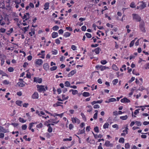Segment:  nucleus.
<instances>
[{
  "instance_id": "nucleus-1",
  "label": "nucleus",
  "mask_w": 149,
  "mask_h": 149,
  "mask_svg": "<svg viewBox=\"0 0 149 149\" xmlns=\"http://www.w3.org/2000/svg\"><path fill=\"white\" fill-rule=\"evenodd\" d=\"M137 4L139 6H137V9L142 10L146 7V4L143 1L139 2Z\"/></svg>"
},
{
  "instance_id": "nucleus-2",
  "label": "nucleus",
  "mask_w": 149,
  "mask_h": 149,
  "mask_svg": "<svg viewBox=\"0 0 149 149\" xmlns=\"http://www.w3.org/2000/svg\"><path fill=\"white\" fill-rule=\"evenodd\" d=\"M37 88L38 91L39 93H41L42 92H44L46 91V90L45 89V86L44 85H37Z\"/></svg>"
},
{
  "instance_id": "nucleus-3",
  "label": "nucleus",
  "mask_w": 149,
  "mask_h": 149,
  "mask_svg": "<svg viewBox=\"0 0 149 149\" xmlns=\"http://www.w3.org/2000/svg\"><path fill=\"white\" fill-rule=\"evenodd\" d=\"M133 19L137 22H140L141 20V17L138 14H132Z\"/></svg>"
},
{
  "instance_id": "nucleus-4",
  "label": "nucleus",
  "mask_w": 149,
  "mask_h": 149,
  "mask_svg": "<svg viewBox=\"0 0 149 149\" xmlns=\"http://www.w3.org/2000/svg\"><path fill=\"white\" fill-rule=\"evenodd\" d=\"M145 23L143 21L140 22L139 24V28L140 30L143 32H145L146 30L144 27Z\"/></svg>"
},
{
  "instance_id": "nucleus-5",
  "label": "nucleus",
  "mask_w": 149,
  "mask_h": 149,
  "mask_svg": "<svg viewBox=\"0 0 149 149\" xmlns=\"http://www.w3.org/2000/svg\"><path fill=\"white\" fill-rule=\"evenodd\" d=\"M43 63L42 60L40 59H37L35 60V64L36 65L40 66L42 65Z\"/></svg>"
},
{
  "instance_id": "nucleus-6",
  "label": "nucleus",
  "mask_w": 149,
  "mask_h": 149,
  "mask_svg": "<svg viewBox=\"0 0 149 149\" xmlns=\"http://www.w3.org/2000/svg\"><path fill=\"white\" fill-rule=\"evenodd\" d=\"M57 98H58L57 100L58 101L62 102L64 100H68L69 98V96H67L66 97H65V95L63 94L62 95V99L59 98L58 96L57 97Z\"/></svg>"
},
{
  "instance_id": "nucleus-7",
  "label": "nucleus",
  "mask_w": 149,
  "mask_h": 149,
  "mask_svg": "<svg viewBox=\"0 0 149 149\" xmlns=\"http://www.w3.org/2000/svg\"><path fill=\"white\" fill-rule=\"evenodd\" d=\"M71 120L72 123H77V124H79L80 123V120L76 117H72L71 118Z\"/></svg>"
},
{
  "instance_id": "nucleus-8",
  "label": "nucleus",
  "mask_w": 149,
  "mask_h": 149,
  "mask_svg": "<svg viewBox=\"0 0 149 149\" xmlns=\"http://www.w3.org/2000/svg\"><path fill=\"white\" fill-rule=\"evenodd\" d=\"M42 78H39L38 77H35L33 79V82L39 84L41 83L42 81Z\"/></svg>"
},
{
  "instance_id": "nucleus-9",
  "label": "nucleus",
  "mask_w": 149,
  "mask_h": 149,
  "mask_svg": "<svg viewBox=\"0 0 149 149\" xmlns=\"http://www.w3.org/2000/svg\"><path fill=\"white\" fill-rule=\"evenodd\" d=\"M32 98L33 99H38L39 97V95L38 92H35L32 95Z\"/></svg>"
},
{
  "instance_id": "nucleus-10",
  "label": "nucleus",
  "mask_w": 149,
  "mask_h": 149,
  "mask_svg": "<svg viewBox=\"0 0 149 149\" xmlns=\"http://www.w3.org/2000/svg\"><path fill=\"white\" fill-rule=\"evenodd\" d=\"M19 81H19L18 83V85L21 87H23L25 86V84H24V82L23 81V79H19Z\"/></svg>"
},
{
  "instance_id": "nucleus-11",
  "label": "nucleus",
  "mask_w": 149,
  "mask_h": 149,
  "mask_svg": "<svg viewBox=\"0 0 149 149\" xmlns=\"http://www.w3.org/2000/svg\"><path fill=\"white\" fill-rule=\"evenodd\" d=\"M43 68L45 70L47 71L49 70V65L48 63H45L43 65Z\"/></svg>"
},
{
  "instance_id": "nucleus-12",
  "label": "nucleus",
  "mask_w": 149,
  "mask_h": 149,
  "mask_svg": "<svg viewBox=\"0 0 149 149\" xmlns=\"http://www.w3.org/2000/svg\"><path fill=\"white\" fill-rule=\"evenodd\" d=\"M120 101L122 103H128L130 102V100L126 97L121 99Z\"/></svg>"
},
{
  "instance_id": "nucleus-13",
  "label": "nucleus",
  "mask_w": 149,
  "mask_h": 149,
  "mask_svg": "<svg viewBox=\"0 0 149 149\" xmlns=\"http://www.w3.org/2000/svg\"><path fill=\"white\" fill-rule=\"evenodd\" d=\"M3 57H0V58H1V66H2L3 64L4 63V60L6 58V56L5 55H3Z\"/></svg>"
},
{
  "instance_id": "nucleus-14",
  "label": "nucleus",
  "mask_w": 149,
  "mask_h": 149,
  "mask_svg": "<svg viewBox=\"0 0 149 149\" xmlns=\"http://www.w3.org/2000/svg\"><path fill=\"white\" fill-rule=\"evenodd\" d=\"M104 145L106 146H110L112 147L113 146V144L111 143L110 141H106Z\"/></svg>"
},
{
  "instance_id": "nucleus-15",
  "label": "nucleus",
  "mask_w": 149,
  "mask_h": 149,
  "mask_svg": "<svg viewBox=\"0 0 149 149\" xmlns=\"http://www.w3.org/2000/svg\"><path fill=\"white\" fill-rule=\"evenodd\" d=\"M29 34L31 36H32L33 35L35 34V29L32 28L31 29V32H29Z\"/></svg>"
},
{
  "instance_id": "nucleus-16",
  "label": "nucleus",
  "mask_w": 149,
  "mask_h": 149,
  "mask_svg": "<svg viewBox=\"0 0 149 149\" xmlns=\"http://www.w3.org/2000/svg\"><path fill=\"white\" fill-rule=\"evenodd\" d=\"M76 72L75 70H72L70 72V73L68 74V77H71Z\"/></svg>"
},
{
  "instance_id": "nucleus-17",
  "label": "nucleus",
  "mask_w": 149,
  "mask_h": 149,
  "mask_svg": "<svg viewBox=\"0 0 149 149\" xmlns=\"http://www.w3.org/2000/svg\"><path fill=\"white\" fill-rule=\"evenodd\" d=\"M57 118L56 117L54 119H51V122L55 124H57L59 121V120H57Z\"/></svg>"
},
{
  "instance_id": "nucleus-18",
  "label": "nucleus",
  "mask_w": 149,
  "mask_h": 149,
  "mask_svg": "<svg viewBox=\"0 0 149 149\" xmlns=\"http://www.w3.org/2000/svg\"><path fill=\"white\" fill-rule=\"evenodd\" d=\"M52 38H54L58 37V34L57 32H54L52 34Z\"/></svg>"
},
{
  "instance_id": "nucleus-19",
  "label": "nucleus",
  "mask_w": 149,
  "mask_h": 149,
  "mask_svg": "<svg viewBox=\"0 0 149 149\" xmlns=\"http://www.w3.org/2000/svg\"><path fill=\"white\" fill-rule=\"evenodd\" d=\"M26 15H24L23 17V19H25V20H27L29 18V14L28 13H26Z\"/></svg>"
},
{
  "instance_id": "nucleus-20",
  "label": "nucleus",
  "mask_w": 149,
  "mask_h": 149,
  "mask_svg": "<svg viewBox=\"0 0 149 149\" xmlns=\"http://www.w3.org/2000/svg\"><path fill=\"white\" fill-rule=\"evenodd\" d=\"M47 126L48 127L47 130V131L49 133H51L52 132V127L50 126V124H48L47 125Z\"/></svg>"
},
{
  "instance_id": "nucleus-21",
  "label": "nucleus",
  "mask_w": 149,
  "mask_h": 149,
  "mask_svg": "<svg viewBox=\"0 0 149 149\" xmlns=\"http://www.w3.org/2000/svg\"><path fill=\"white\" fill-rule=\"evenodd\" d=\"M44 9L47 10L49 9V3L48 2L44 4Z\"/></svg>"
},
{
  "instance_id": "nucleus-22",
  "label": "nucleus",
  "mask_w": 149,
  "mask_h": 149,
  "mask_svg": "<svg viewBox=\"0 0 149 149\" xmlns=\"http://www.w3.org/2000/svg\"><path fill=\"white\" fill-rule=\"evenodd\" d=\"M85 132V127L84 129L81 130H79L78 132L77 133V134L78 135L83 134Z\"/></svg>"
},
{
  "instance_id": "nucleus-23",
  "label": "nucleus",
  "mask_w": 149,
  "mask_h": 149,
  "mask_svg": "<svg viewBox=\"0 0 149 149\" xmlns=\"http://www.w3.org/2000/svg\"><path fill=\"white\" fill-rule=\"evenodd\" d=\"M102 100H99L97 101H94L91 102V104L92 105H94V104L96 103H102Z\"/></svg>"
},
{
  "instance_id": "nucleus-24",
  "label": "nucleus",
  "mask_w": 149,
  "mask_h": 149,
  "mask_svg": "<svg viewBox=\"0 0 149 149\" xmlns=\"http://www.w3.org/2000/svg\"><path fill=\"white\" fill-rule=\"evenodd\" d=\"M71 35V33L68 32H66L64 33V36L66 37L67 38L69 37Z\"/></svg>"
},
{
  "instance_id": "nucleus-25",
  "label": "nucleus",
  "mask_w": 149,
  "mask_h": 149,
  "mask_svg": "<svg viewBox=\"0 0 149 149\" xmlns=\"http://www.w3.org/2000/svg\"><path fill=\"white\" fill-rule=\"evenodd\" d=\"M83 96L84 97H88L90 95V94L88 92H84L82 94Z\"/></svg>"
},
{
  "instance_id": "nucleus-26",
  "label": "nucleus",
  "mask_w": 149,
  "mask_h": 149,
  "mask_svg": "<svg viewBox=\"0 0 149 149\" xmlns=\"http://www.w3.org/2000/svg\"><path fill=\"white\" fill-rule=\"evenodd\" d=\"M93 52H94L96 54H98L100 52V48L99 47L95 48L94 50H92Z\"/></svg>"
},
{
  "instance_id": "nucleus-27",
  "label": "nucleus",
  "mask_w": 149,
  "mask_h": 149,
  "mask_svg": "<svg viewBox=\"0 0 149 149\" xmlns=\"http://www.w3.org/2000/svg\"><path fill=\"white\" fill-rule=\"evenodd\" d=\"M86 107L88 108V109L87 110V112H90L93 109L92 106L91 105H88Z\"/></svg>"
},
{
  "instance_id": "nucleus-28",
  "label": "nucleus",
  "mask_w": 149,
  "mask_h": 149,
  "mask_svg": "<svg viewBox=\"0 0 149 149\" xmlns=\"http://www.w3.org/2000/svg\"><path fill=\"white\" fill-rule=\"evenodd\" d=\"M13 31V28H11L9 30L7 31V34L9 35L11 33H12Z\"/></svg>"
},
{
  "instance_id": "nucleus-29",
  "label": "nucleus",
  "mask_w": 149,
  "mask_h": 149,
  "mask_svg": "<svg viewBox=\"0 0 149 149\" xmlns=\"http://www.w3.org/2000/svg\"><path fill=\"white\" fill-rule=\"evenodd\" d=\"M22 103V102L20 100H17L15 102V103L16 104L20 107L22 106L21 104Z\"/></svg>"
},
{
  "instance_id": "nucleus-30",
  "label": "nucleus",
  "mask_w": 149,
  "mask_h": 149,
  "mask_svg": "<svg viewBox=\"0 0 149 149\" xmlns=\"http://www.w3.org/2000/svg\"><path fill=\"white\" fill-rule=\"evenodd\" d=\"M72 140V138L71 136H70L69 138H65L63 140V141H71Z\"/></svg>"
},
{
  "instance_id": "nucleus-31",
  "label": "nucleus",
  "mask_w": 149,
  "mask_h": 149,
  "mask_svg": "<svg viewBox=\"0 0 149 149\" xmlns=\"http://www.w3.org/2000/svg\"><path fill=\"white\" fill-rule=\"evenodd\" d=\"M95 68L97 70L100 69L101 71H102V65H97L96 66Z\"/></svg>"
},
{
  "instance_id": "nucleus-32",
  "label": "nucleus",
  "mask_w": 149,
  "mask_h": 149,
  "mask_svg": "<svg viewBox=\"0 0 149 149\" xmlns=\"http://www.w3.org/2000/svg\"><path fill=\"white\" fill-rule=\"evenodd\" d=\"M81 115L82 117V118L83 120L85 121H86V118L84 114L83 113H81Z\"/></svg>"
},
{
  "instance_id": "nucleus-33",
  "label": "nucleus",
  "mask_w": 149,
  "mask_h": 149,
  "mask_svg": "<svg viewBox=\"0 0 149 149\" xmlns=\"http://www.w3.org/2000/svg\"><path fill=\"white\" fill-rule=\"evenodd\" d=\"M60 102H57L55 104H53V106L54 107H56L58 106H61V104H60Z\"/></svg>"
},
{
  "instance_id": "nucleus-34",
  "label": "nucleus",
  "mask_w": 149,
  "mask_h": 149,
  "mask_svg": "<svg viewBox=\"0 0 149 149\" xmlns=\"http://www.w3.org/2000/svg\"><path fill=\"white\" fill-rule=\"evenodd\" d=\"M130 7L132 8H135L136 7L135 3L134 2H132L130 4Z\"/></svg>"
},
{
  "instance_id": "nucleus-35",
  "label": "nucleus",
  "mask_w": 149,
  "mask_h": 149,
  "mask_svg": "<svg viewBox=\"0 0 149 149\" xmlns=\"http://www.w3.org/2000/svg\"><path fill=\"white\" fill-rule=\"evenodd\" d=\"M19 121L22 123H24L26 121V120H24L23 118L19 117Z\"/></svg>"
},
{
  "instance_id": "nucleus-36",
  "label": "nucleus",
  "mask_w": 149,
  "mask_h": 149,
  "mask_svg": "<svg viewBox=\"0 0 149 149\" xmlns=\"http://www.w3.org/2000/svg\"><path fill=\"white\" fill-rule=\"evenodd\" d=\"M128 118L127 116V115H125V116H121L120 117V118L122 120H126Z\"/></svg>"
},
{
  "instance_id": "nucleus-37",
  "label": "nucleus",
  "mask_w": 149,
  "mask_h": 149,
  "mask_svg": "<svg viewBox=\"0 0 149 149\" xmlns=\"http://www.w3.org/2000/svg\"><path fill=\"white\" fill-rule=\"evenodd\" d=\"M95 111L96 112L94 114L93 118L94 119H96L97 118L98 111L95 110Z\"/></svg>"
},
{
  "instance_id": "nucleus-38",
  "label": "nucleus",
  "mask_w": 149,
  "mask_h": 149,
  "mask_svg": "<svg viewBox=\"0 0 149 149\" xmlns=\"http://www.w3.org/2000/svg\"><path fill=\"white\" fill-rule=\"evenodd\" d=\"M112 68L113 70L116 71H117L118 70V68L116 65L114 64H113L112 65Z\"/></svg>"
},
{
  "instance_id": "nucleus-39",
  "label": "nucleus",
  "mask_w": 149,
  "mask_h": 149,
  "mask_svg": "<svg viewBox=\"0 0 149 149\" xmlns=\"http://www.w3.org/2000/svg\"><path fill=\"white\" fill-rule=\"evenodd\" d=\"M59 29V27L57 25L55 26H54L52 28V29L54 31H57Z\"/></svg>"
},
{
  "instance_id": "nucleus-40",
  "label": "nucleus",
  "mask_w": 149,
  "mask_h": 149,
  "mask_svg": "<svg viewBox=\"0 0 149 149\" xmlns=\"http://www.w3.org/2000/svg\"><path fill=\"white\" fill-rule=\"evenodd\" d=\"M57 67L56 66H54L50 68V70L51 71L55 70L57 69Z\"/></svg>"
},
{
  "instance_id": "nucleus-41",
  "label": "nucleus",
  "mask_w": 149,
  "mask_h": 149,
  "mask_svg": "<svg viewBox=\"0 0 149 149\" xmlns=\"http://www.w3.org/2000/svg\"><path fill=\"white\" fill-rule=\"evenodd\" d=\"M70 84L68 81H66L65 82V85L66 87H69L70 86Z\"/></svg>"
},
{
  "instance_id": "nucleus-42",
  "label": "nucleus",
  "mask_w": 149,
  "mask_h": 149,
  "mask_svg": "<svg viewBox=\"0 0 149 149\" xmlns=\"http://www.w3.org/2000/svg\"><path fill=\"white\" fill-rule=\"evenodd\" d=\"M36 127L38 128H41L43 127V124L42 123H40V124L37 125Z\"/></svg>"
},
{
  "instance_id": "nucleus-43",
  "label": "nucleus",
  "mask_w": 149,
  "mask_h": 149,
  "mask_svg": "<svg viewBox=\"0 0 149 149\" xmlns=\"http://www.w3.org/2000/svg\"><path fill=\"white\" fill-rule=\"evenodd\" d=\"M135 124L136 125L138 126H141L142 124L140 121H136L135 122Z\"/></svg>"
},
{
  "instance_id": "nucleus-44",
  "label": "nucleus",
  "mask_w": 149,
  "mask_h": 149,
  "mask_svg": "<svg viewBox=\"0 0 149 149\" xmlns=\"http://www.w3.org/2000/svg\"><path fill=\"white\" fill-rule=\"evenodd\" d=\"M136 39V38H135L134 40H132L130 42V47H132L134 43L135 40Z\"/></svg>"
},
{
  "instance_id": "nucleus-45",
  "label": "nucleus",
  "mask_w": 149,
  "mask_h": 149,
  "mask_svg": "<svg viewBox=\"0 0 149 149\" xmlns=\"http://www.w3.org/2000/svg\"><path fill=\"white\" fill-rule=\"evenodd\" d=\"M109 125V123H105L104 125L103 126V128L104 129H106V128H108V126Z\"/></svg>"
},
{
  "instance_id": "nucleus-46",
  "label": "nucleus",
  "mask_w": 149,
  "mask_h": 149,
  "mask_svg": "<svg viewBox=\"0 0 149 149\" xmlns=\"http://www.w3.org/2000/svg\"><path fill=\"white\" fill-rule=\"evenodd\" d=\"M0 24L2 26H3L5 24V22L3 21V19H0Z\"/></svg>"
},
{
  "instance_id": "nucleus-47",
  "label": "nucleus",
  "mask_w": 149,
  "mask_h": 149,
  "mask_svg": "<svg viewBox=\"0 0 149 149\" xmlns=\"http://www.w3.org/2000/svg\"><path fill=\"white\" fill-rule=\"evenodd\" d=\"M124 139L123 138H120L119 142L120 143H124Z\"/></svg>"
},
{
  "instance_id": "nucleus-48",
  "label": "nucleus",
  "mask_w": 149,
  "mask_h": 149,
  "mask_svg": "<svg viewBox=\"0 0 149 149\" xmlns=\"http://www.w3.org/2000/svg\"><path fill=\"white\" fill-rule=\"evenodd\" d=\"M116 99L115 98H111L109 99V102H114L116 101Z\"/></svg>"
},
{
  "instance_id": "nucleus-49",
  "label": "nucleus",
  "mask_w": 149,
  "mask_h": 149,
  "mask_svg": "<svg viewBox=\"0 0 149 149\" xmlns=\"http://www.w3.org/2000/svg\"><path fill=\"white\" fill-rule=\"evenodd\" d=\"M118 82V79H116L113 80L112 81L113 84V85H116Z\"/></svg>"
},
{
  "instance_id": "nucleus-50",
  "label": "nucleus",
  "mask_w": 149,
  "mask_h": 149,
  "mask_svg": "<svg viewBox=\"0 0 149 149\" xmlns=\"http://www.w3.org/2000/svg\"><path fill=\"white\" fill-rule=\"evenodd\" d=\"M3 84L8 85L9 84V83L8 81L6 80H5L3 81Z\"/></svg>"
},
{
  "instance_id": "nucleus-51",
  "label": "nucleus",
  "mask_w": 149,
  "mask_h": 149,
  "mask_svg": "<svg viewBox=\"0 0 149 149\" xmlns=\"http://www.w3.org/2000/svg\"><path fill=\"white\" fill-rule=\"evenodd\" d=\"M52 52L53 55H56L58 53V51L57 50L54 49V50L52 51Z\"/></svg>"
},
{
  "instance_id": "nucleus-52",
  "label": "nucleus",
  "mask_w": 149,
  "mask_h": 149,
  "mask_svg": "<svg viewBox=\"0 0 149 149\" xmlns=\"http://www.w3.org/2000/svg\"><path fill=\"white\" fill-rule=\"evenodd\" d=\"M85 35H86L87 37L88 38H90L92 37L91 34L89 33H85Z\"/></svg>"
},
{
  "instance_id": "nucleus-53",
  "label": "nucleus",
  "mask_w": 149,
  "mask_h": 149,
  "mask_svg": "<svg viewBox=\"0 0 149 149\" xmlns=\"http://www.w3.org/2000/svg\"><path fill=\"white\" fill-rule=\"evenodd\" d=\"M27 125H23L22 126V128L23 130H25L27 128Z\"/></svg>"
},
{
  "instance_id": "nucleus-54",
  "label": "nucleus",
  "mask_w": 149,
  "mask_h": 149,
  "mask_svg": "<svg viewBox=\"0 0 149 149\" xmlns=\"http://www.w3.org/2000/svg\"><path fill=\"white\" fill-rule=\"evenodd\" d=\"M65 28L66 29L70 31H72L73 30L72 28L70 26L66 27Z\"/></svg>"
},
{
  "instance_id": "nucleus-55",
  "label": "nucleus",
  "mask_w": 149,
  "mask_h": 149,
  "mask_svg": "<svg viewBox=\"0 0 149 149\" xmlns=\"http://www.w3.org/2000/svg\"><path fill=\"white\" fill-rule=\"evenodd\" d=\"M6 31V29L3 28H1L0 29V32L1 33H4Z\"/></svg>"
},
{
  "instance_id": "nucleus-56",
  "label": "nucleus",
  "mask_w": 149,
  "mask_h": 149,
  "mask_svg": "<svg viewBox=\"0 0 149 149\" xmlns=\"http://www.w3.org/2000/svg\"><path fill=\"white\" fill-rule=\"evenodd\" d=\"M29 26H28L27 27H24L23 28V30L24 33H25L26 31H28V29L29 28Z\"/></svg>"
},
{
  "instance_id": "nucleus-57",
  "label": "nucleus",
  "mask_w": 149,
  "mask_h": 149,
  "mask_svg": "<svg viewBox=\"0 0 149 149\" xmlns=\"http://www.w3.org/2000/svg\"><path fill=\"white\" fill-rule=\"evenodd\" d=\"M71 48L73 50L75 51L77 50V47L74 45H72L71 46Z\"/></svg>"
},
{
  "instance_id": "nucleus-58",
  "label": "nucleus",
  "mask_w": 149,
  "mask_h": 149,
  "mask_svg": "<svg viewBox=\"0 0 149 149\" xmlns=\"http://www.w3.org/2000/svg\"><path fill=\"white\" fill-rule=\"evenodd\" d=\"M78 91L77 90H72V94L73 95H75L76 94H77L78 93Z\"/></svg>"
},
{
  "instance_id": "nucleus-59",
  "label": "nucleus",
  "mask_w": 149,
  "mask_h": 149,
  "mask_svg": "<svg viewBox=\"0 0 149 149\" xmlns=\"http://www.w3.org/2000/svg\"><path fill=\"white\" fill-rule=\"evenodd\" d=\"M94 131L95 132L98 133L99 132L98 128L97 127H96L94 128Z\"/></svg>"
},
{
  "instance_id": "nucleus-60",
  "label": "nucleus",
  "mask_w": 149,
  "mask_h": 149,
  "mask_svg": "<svg viewBox=\"0 0 149 149\" xmlns=\"http://www.w3.org/2000/svg\"><path fill=\"white\" fill-rule=\"evenodd\" d=\"M130 148V145L128 143H127L125 144V148L126 149H128Z\"/></svg>"
},
{
  "instance_id": "nucleus-61",
  "label": "nucleus",
  "mask_w": 149,
  "mask_h": 149,
  "mask_svg": "<svg viewBox=\"0 0 149 149\" xmlns=\"http://www.w3.org/2000/svg\"><path fill=\"white\" fill-rule=\"evenodd\" d=\"M8 70L10 72H12L14 71V69L12 67H9L8 68Z\"/></svg>"
},
{
  "instance_id": "nucleus-62",
  "label": "nucleus",
  "mask_w": 149,
  "mask_h": 149,
  "mask_svg": "<svg viewBox=\"0 0 149 149\" xmlns=\"http://www.w3.org/2000/svg\"><path fill=\"white\" fill-rule=\"evenodd\" d=\"M55 42L57 45H59L60 43V41L59 39L58 38L55 40Z\"/></svg>"
},
{
  "instance_id": "nucleus-63",
  "label": "nucleus",
  "mask_w": 149,
  "mask_h": 149,
  "mask_svg": "<svg viewBox=\"0 0 149 149\" xmlns=\"http://www.w3.org/2000/svg\"><path fill=\"white\" fill-rule=\"evenodd\" d=\"M33 124H32V123H30L29 124V126L28 128L29 130L31 129V128H32L33 126Z\"/></svg>"
},
{
  "instance_id": "nucleus-64",
  "label": "nucleus",
  "mask_w": 149,
  "mask_h": 149,
  "mask_svg": "<svg viewBox=\"0 0 149 149\" xmlns=\"http://www.w3.org/2000/svg\"><path fill=\"white\" fill-rule=\"evenodd\" d=\"M74 127V126L72 124H70L69 125V128L70 130H72Z\"/></svg>"
}]
</instances>
